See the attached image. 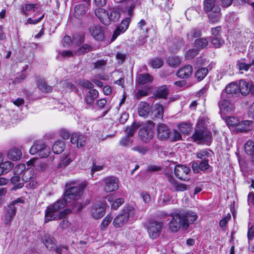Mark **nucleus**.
<instances>
[{
	"mask_svg": "<svg viewBox=\"0 0 254 254\" xmlns=\"http://www.w3.org/2000/svg\"><path fill=\"white\" fill-rule=\"evenodd\" d=\"M171 220L168 228L172 232H178L180 229L186 230L197 218L196 214L186 208L176 210L170 214Z\"/></svg>",
	"mask_w": 254,
	"mask_h": 254,
	"instance_id": "f257e3e1",
	"label": "nucleus"
},
{
	"mask_svg": "<svg viewBox=\"0 0 254 254\" xmlns=\"http://www.w3.org/2000/svg\"><path fill=\"white\" fill-rule=\"evenodd\" d=\"M66 205H68V203L64 197L47 207L45 212V222H47L52 220L60 219L69 214L71 212L70 209H66L61 211L58 214H55V212L64 208Z\"/></svg>",
	"mask_w": 254,
	"mask_h": 254,
	"instance_id": "f03ea898",
	"label": "nucleus"
},
{
	"mask_svg": "<svg viewBox=\"0 0 254 254\" xmlns=\"http://www.w3.org/2000/svg\"><path fill=\"white\" fill-rule=\"evenodd\" d=\"M86 186V184L83 183L77 186H72L67 189L64 194V197L68 203V206H72L73 208L77 207V212L80 211L83 208L81 203L77 200L80 197Z\"/></svg>",
	"mask_w": 254,
	"mask_h": 254,
	"instance_id": "7ed1b4c3",
	"label": "nucleus"
},
{
	"mask_svg": "<svg viewBox=\"0 0 254 254\" xmlns=\"http://www.w3.org/2000/svg\"><path fill=\"white\" fill-rule=\"evenodd\" d=\"M191 138L197 144H210L212 140L211 132L206 127L203 120L200 119L197 121L196 128Z\"/></svg>",
	"mask_w": 254,
	"mask_h": 254,
	"instance_id": "20e7f679",
	"label": "nucleus"
},
{
	"mask_svg": "<svg viewBox=\"0 0 254 254\" xmlns=\"http://www.w3.org/2000/svg\"><path fill=\"white\" fill-rule=\"evenodd\" d=\"M154 123L152 121L147 122L143 127H141L138 132L139 138L145 143L150 141L153 137V128L154 127Z\"/></svg>",
	"mask_w": 254,
	"mask_h": 254,
	"instance_id": "39448f33",
	"label": "nucleus"
},
{
	"mask_svg": "<svg viewBox=\"0 0 254 254\" xmlns=\"http://www.w3.org/2000/svg\"><path fill=\"white\" fill-rule=\"evenodd\" d=\"M226 94H222L221 100L218 102V106L221 115L232 114L235 109L234 103L226 96Z\"/></svg>",
	"mask_w": 254,
	"mask_h": 254,
	"instance_id": "423d86ee",
	"label": "nucleus"
},
{
	"mask_svg": "<svg viewBox=\"0 0 254 254\" xmlns=\"http://www.w3.org/2000/svg\"><path fill=\"white\" fill-rule=\"evenodd\" d=\"M30 153L34 155L38 153L41 158H46L48 157L51 152V149L49 146L43 143H35L29 150Z\"/></svg>",
	"mask_w": 254,
	"mask_h": 254,
	"instance_id": "0eeeda50",
	"label": "nucleus"
},
{
	"mask_svg": "<svg viewBox=\"0 0 254 254\" xmlns=\"http://www.w3.org/2000/svg\"><path fill=\"white\" fill-rule=\"evenodd\" d=\"M190 167L183 165H177L174 168L176 176L180 180L187 181L190 179Z\"/></svg>",
	"mask_w": 254,
	"mask_h": 254,
	"instance_id": "6e6552de",
	"label": "nucleus"
},
{
	"mask_svg": "<svg viewBox=\"0 0 254 254\" xmlns=\"http://www.w3.org/2000/svg\"><path fill=\"white\" fill-rule=\"evenodd\" d=\"M104 185L103 190L106 192L116 191L119 188V180L113 176L108 177L103 179Z\"/></svg>",
	"mask_w": 254,
	"mask_h": 254,
	"instance_id": "1a4fd4ad",
	"label": "nucleus"
},
{
	"mask_svg": "<svg viewBox=\"0 0 254 254\" xmlns=\"http://www.w3.org/2000/svg\"><path fill=\"white\" fill-rule=\"evenodd\" d=\"M163 224L161 222L156 221L149 223L147 230L149 237L152 239L158 238L161 232Z\"/></svg>",
	"mask_w": 254,
	"mask_h": 254,
	"instance_id": "9d476101",
	"label": "nucleus"
},
{
	"mask_svg": "<svg viewBox=\"0 0 254 254\" xmlns=\"http://www.w3.org/2000/svg\"><path fill=\"white\" fill-rule=\"evenodd\" d=\"M130 212L129 210L127 209L117 215L113 220V225L116 228L122 227L125 225L129 220Z\"/></svg>",
	"mask_w": 254,
	"mask_h": 254,
	"instance_id": "9b49d317",
	"label": "nucleus"
},
{
	"mask_svg": "<svg viewBox=\"0 0 254 254\" xmlns=\"http://www.w3.org/2000/svg\"><path fill=\"white\" fill-rule=\"evenodd\" d=\"M91 36L96 40L102 41L104 40L105 36L103 28L98 24H93L88 28Z\"/></svg>",
	"mask_w": 254,
	"mask_h": 254,
	"instance_id": "f8f14e48",
	"label": "nucleus"
},
{
	"mask_svg": "<svg viewBox=\"0 0 254 254\" xmlns=\"http://www.w3.org/2000/svg\"><path fill=\"white\" fill-rule=\"evenodd\" d=\"M239 92L243 96L247 95L249 93L254 95V86L251 83L247 82L245 80L241 79L238 84Z\"/></svg>",
	"mask_w": 254,
	"mask_h": 254,
	"instance_id": "ddd939ff",
	"label": "nucleus"
},
{
	"mask_svg": "<svg viewBox=\"0 0 254 254\" xmlns=\"http://www.w3.org/2000/svg\"><path fill=\"white\" fill-rule=\"evenodd\" d=\"M16 213V208L9 204L4 208L2 220L6 225H9Z\"/></svg>",
	"mask_w": 254,
	"mask_h": 254,
	"instance_id": "4468645a",
	"label": "nucleus"
},
{
	"mask_svg": "<svg viewBox=\"0 0 254 254\" xmlns=\"http://www.w3.org/2000/svg\"><path fill=\"white\" fill-rule=\"evenodd\" d=\"M90 211L92 216L94 219H98L102 218L105 213L104 204L101 202L94 204L91 208Z\"/></svg>",
	"mask_w": 254,
	"mask_h": 254,
	"instance_id": "2eb2a0df",
	"label": "nucleus"
},
{
	"mask_svg": "<svg viewBox=\"0 0 254 254\" xmlns=\"http://www.w3.org/2000/svg\"><path fill=\"white\" fill-rule=\"evenodd\" d=\"M157 137L161 140H166L169 138L170 129L164 124H160L158 125L157 129Z\"/></svg>",
	"mask_w": 254,
	"mask_h": 254,
	"instance_id": "dca6fc26",
	"label": "nucleus"
},
{
	"mask_svg": "<svg viewBox=\"0 0 254 254\" xmlns=\"http://www.w3.org/2000/svg\"><path fill=\"white\" fill-rule=\"evenodd\" d=\"M86 140V136L83 134H79L77 133H72L70 137L71 143L76 144L78 148L84 146L85 145Z\"/></svg>",
	"mask_w": 254,
	"mask_h": 254,
	"instance_id": "f3484780",
	"label": "nucleus"
},
{
	"mask_svg": "<svg viewBox=\"0 0 254 254\" xmlns=\"http://www.w3.org/2000/svg\"><path fill=\"white\" fill-rule=\"evenodd\" d=\"M34 171L33 169L29 168L26 169L22 176V181L29 183V186L31 188H34L36 186L37 184L35 179L33 178Z\"/></svg>",
	"mask_w": 254,
	"mask_h": 254,
	"instance_id": "a211bd4d",
	"label": "nucleus"
},
{
	"mask_svg": "<svg viewBox=\"0 0 254 254\" xmlns=\"http://www.w3.org/2000/svg\"><path fill=\"white\" fill-rule=\"evenodd\" d=\"M95 14L103 24L105 25L110 24L109 15L105 9L97 8L95 10Z\"/></svg>",
	"mask_w": 254,
	"mask_h": 254,
	"instance_id": "6ab92c4d",
	"label": "nucleus"
},
{
	"mask_svg": "<svg viewBox=\"0 0 254 254\" xmlns=\"http://www.w3.org/2000/svg\"><path fill=\"white\" fill-rule=\"evenodd\" d=\"M203 9L205 12L221 10V8L217 3L216 0H204L203 1Z\"/></svg>",
	"mask_w": 254,
	"mask_h": 254,
	"instance_id": "aec40b11",
	"label": "nucleus"
},
{
	"mask_svg": "<svg viewBox=\"0 0 254 254\" xmlns=\"http://www.w3.org/2000/svg\"><path fill=\"white\" fill-rule=\"evenodd\" d=\"M129 23V19L127 18L123 20L121 25L118 26L113 33L111 41H114L122 32L125 31L128 28Z\"/></svg>",
	"mask_w": 254,
	"mask_h": 254,
	"instance_id": "412c9836",
	"label": "nucleus"
},
{
	"mask_svg": "<svg viewBox=\"0 0 254 254\" xmlns=\"http://www.w3.org/2000/svg\"><path fill=\"white\" fill-rule=\"evenodd\" d=\"M192 67L190 65H187L180 68L176 73V75L181 78H189L192 74Z\"/></svg>",
	"mask_w": 254,
	"mask_h": 254,
	"instance_id": "4be33fe9",
	"label": "nucleus"
},
{
	"mask_svg": "<svg viewBox=\"0 0 254 254\" xmlns=\"http://www.w3.org/2000/svg\"><path fill=\"white\" fill-rule=\"evenodd\" d=\"M239 92L238 84L236 82H232L228 84L225 88V92L222 94H226V96H233Z\"/></svg>",
	"mask_w": 254,
	"mask_h": 254,
	"instance_id": "5701e85b",
	"label": "nucleus"
},
{
	"mask_svg": "<svg viewBox=\"0 0 254 254\" xmlns=\"http://www.w3.org/2000/svg\"><path fill=\"white\" fill-rule=\"evenodd\" d=\"M150 111V107L146 102H141L138 105V113L139 116L146 118Z\"/></svg>",
	"mask_w": 254,
	"mask_h": 254,
	"instance_id": "b1692460",
	"label": "nucleus"
},
{
	"mask_svg": "<svg viewBox=\"0 0 254 254\" xmlns=\"http://www.w3.org/2000/svg\"><path fill=\"white\" fill-rule=\"evenodd\" d=\"M43 243L49 251L54 250L55 245V238L49 234H45L42 238Z\"/></svg>",
	"mask_w": 254,
	"mask_h": 254,
	"instance_id": "393cba45",
	"label": "nucleus"
},
{
	"mask_svg": "<svg viewBox=\"0 0 254 254\" xmlns=\"http://www.w3.org/2000/svg\"><path fill=\"white\" fill-rule=\"evenodd\" d=\"M252 123V121L249 120H246L241 122H239L237 127H236V129L237 132H248L251 130L250 127Z\"/></svg>",
	"mask_w": 254,
	"mask_h": 254,
	"instance_id": "a878e982",
	"label": "nucleus"
},
{
	"mask_svg": "<svg viewBox=\"0 0 254 254\" xmlns=\"http://www.w3.org/2000/svg\"><path fill=\"white\" fill-rule=\"evenodd\" d=\"M153 79V76L149 73H143L137 75L136 81L138 84L143 85L151 82Z\"/></svg>",
	"mask_w": 254,
	"mask_h": 254,
	"instance_id": "bb28decb",
	"label": "nucleus"
},
{
	"mask_svg": "<svg viewBox=\"0 0 254 254\" xmlns=\"http://www.w3.org/2000/svg\"><path fill=\"white\" fill-rule=\"evenodd\" d=\"M86 12V6L85 4H79L74 7V16L77 18H80Z\"/></svg>",
	"mask_w": 254,
	"mask_h": 254,
	"instance_id": "cd10ccee",
	"label": "nucleus"
},
{
	"mask_svg": "<svg viewBox=\"0 0 254 254\" xmlns=\"http://www.w3.org/2000/svg\"><path fill=\"white\" fill-rule=\"evenodd\" d=\"M98 97V92L95 89H91L86 94L85 102L88 105L92 104L95 99Z\"/></svg>",
	"mask_w": 254,
	"mask_h": 254,
	"instance_id": "c85d7f7f",
	"label": "nucleus"
},
{
	"mask_svg": "<svg viewBox=\"0 0 254 254\" xmlns=\"http://www.w3.org/2000/svg\"><path fill=\"white\" fill-rule=\"evenodd\" d=\"M209 39L208 38H201L195 40L194 47L198 49H202L206 48L209 43Z\"/></svg>",
	"mask_w": 254,
	"mask_h": 254,
	"instance_id": "c756f323",
	"label": "nucleus"
},
{
	"mask_svg": "<svg viewBox=\"0 0 254 254\" xmlns=\"http://www.w3.org/2000/svg\"><path fill=\"white\" fill-rule=\"evenodd\" d=\"M152 114L155 118L162 119L164 114V108L163 106L160 104H155Z\"/></svg>",
	"mask_w": 254,
	"mask_h": 254,
	"instance_id": "7c9ffc66",
	"label": "nucleus"
},
{
	"mask_svg": "<svg viewBox=\"0 0 254 254\" xmlns=\"http://www.w3.org/2000/svg\"><path fill=\"white\" fill-rule=\"evenodd\" d=\"M37 84L38 88L43 92H50L52 90V87L48 86L44 79H38L37 80Z\"/></svg>",
	"mask_w": 254,
	"mask_h": 254,
	"instance_id": "2f4dec72",
	"label": "nucleus"
},
{
	"mask_svg": "<svg viewBox=\"0 0 254 254\" xmlns=\"http://www.w3.org/2000/svg\"><path fill=\"white\" fill-rule=\"evenodd\" d=\"M178 127L182 133L185 134H190L192 130L191 125L189 123H181L178 125Z\"/></svg>",
	"mask_w": 254,
	"mask_h": 254,
	"instance_id": "473e14b6",
	"label": "nucleus"
},
{
	"mask_svg": "<svg viewBox=\"0 0 254 254\" xmlns=\"http://www.w3.org/2000/svg\"><path fill=\"white\" fill-rule=\"evenodd\" d=\"M21 177L19 175H15L12 176L10 179V182L12 184H15L13 187L12 188V190H16L19 189H21L23 187L24 184L23 183L20 182Z\"/></svg>",
	"mask_w": 254,
	"mask_h": 254,
	"instance_id": "72a5a7b5",
	"label": "nucleus"
},
{
	"mask_svg": "<svg viewBox=\"0 0 254 254\" xmlns=\"http://www.w3.org/2000/svg\"><path fill=\"white\" fill-rule=\"evenodd\" d=\"M196 156L201 161L209 160L208 158L211 157L210 151L207 149L199 150L196 153Z\"/></svg>",
	"mask_w": 254,
	"mask_h": 254,
	"instance_id": "f704fd0d",
	"label": "nucleus"
},
{
	"mask_svg": "<svg viewBox=\"0 0 254 254\" xmlns=\"http://www.w3.org/2000/svg\"><path fill=\"white\" fill-rule=\"evenodd\" d=\"M139 126L140 125L138 123H133L130 127H127L125 129L126 132V135L131 138L134 135L135 131Z\"/></svg>",
	"mask_w": 254,
	"mask_h": 254,
	"instance_id": "c9c22d12",
	"label": "nucleus"
},
{
	"mask_svg": "<svg viewBox=\"0 0 254 254\" xmlns=\"http://www.w3.org/2000/svg\"><path fill=\"white\" fill-rule=\"evenodd\" d=\"M65 148L64 142L62 140L56 141L53 146V151L55 154H60Z\"/></svg>",
	"mask_w": 254,
	"mask_h": 254,
	"instance_id": "e433bc0d",
	"label": "nucleus"
},
{
	"mask_svg": "<svg viewBox=\"0 0 254 254\" xmlns=\"http://www.w3.org/2000/svg\"><path fill=\"white\" fill-rule=\"evenodd\" d=\"M169 92L168 88L166 85L160 87L156 91V96L159 98L165 99Z\"/></svg>",
	"mask_w": 254,
	"mask_h": 254,
	"instance_id": "4c0bfd02",
	"label": "nucleus"
},
{
	"mask_svg": "<svg viewBox=\"0 0 254 254\" xmlns=\"http://www.w3.org/2000/svg\"><path fill=\"white\" fill-rule=\"evenodd\" d=\"M220 11H210L208 14V18L210 23H214L219 21L220 19Z\"/></svg>",
	"mask_w": 254,
	"mask_h": 254,
	"instance_id": "58836bf2",
	"label": "nucleus"
},
{
	"mask_svg": "<svg viewBox=\"0 0 254 254\" xmlns=\"http://www.w3.org/2000/svg\"><path fill=\"white\" fill-rule=\"evenodd\" d=\"M22 156L21 151L17 148H14L9 151L8 156L13 161L19 160Z\"/></svg>",
	"mask_w": 254,
	"mask_h": 254,
	"instance_id": "ea45409f",
	"label": "nucleus"
},
{
	"mask_svg": "<svg viewBox=\"0 0 254 254\" xmlns=\"http://www.w3.org/2000/svg\"><path fill=\"white\" fill-rule=\"evenodd\" d=\"M208 70L205 67L198 69L195 73V76L198 81H201L207 74Z\"/></svg>",
	"mask_w": 254,
	"mask_h": 254,
	"instance_id": "a19ab883",
	"label": "nucleus"
},
{
	"mask_svg": "<svg viewBox=\"0 0 254 254\" xmlns=\"http://www.w3.org/2000/svg\"><path fill=\"white\" fill-rule=\"evenodd\" d=\"M94 50V47L87 44L82 45L76 51V53L78 55H81Z\"/></svg>",
	"mask_w": 254,
	"mask_h": 254,
	"instance_id": "79ce46f5",
	"label": "nucleus"
},
{
	"mask_svg": "<svg viewBox=\"0 0 254 254\" xmlns=\"http://www.w3.org/2000/svg\"><path fill=\"white\" fill-rule=\"evenodd\" d=\"M211 43L215 48H218L224 44V41L221 37H212Z\"/></svg>",
	"mask_w": 254,
	"mask_h": 254,
	"instance_id": "37998d69",
	"label": "nucleus"
},
{
	"mask_svg": "<svg viewBox=\"0 0 254 254\" xmlns=\"http://www.w3.org/2000/svg\"><path fill=\"white\" fill-rule=\"evenodd\" d=\"M245 150L248 155L253 154L254 153V142L252 140L248 141L245 144Z\"/></svg>",
	"mask_w": 254,
	"mask_h": 254,
	"instance_id": "c03bdc74",
	"label": "nucleus"
},
{
	"mask_svg": "<svg viewBox=\"0 0 254 254\" xmlns=\"http://www.w3.org/2000/svg\"><path fill=\"white\" fill-rule=\"evenodd\" d=\"M119 144L124 147H128L132 145V139L131 137L125 135L121 139Z\"/></svg>",
	"mask_w": 254,
	"mask_h": 254,
	"instance_id": "a18cd8bd",
	"label": "nucleus"
},
{
	"mask_svg": "<svg viewBox=\"0 0 254 254\" xmlns=\"http://www.w3.org/2000/svg\"><path fill=\"white\" fill-rule=\"evenodd\" d=\"M36 5L37 4L26 3L22 7L21 12L27 15L28 11H35Z\"/></svg>",
	"mask_w": 254,
	"mask_h": 254,
	"instance_id": "49530a36",
	"label": "nucleus"
},
{
	"mask_svg": "<svg viewBox=\"0 0 254 254\" xmlns=\"http://www.w3.org/2000/svg\"><path fill=\"white\" fill-rule=\"evenodd\" d=\"M244 60H239L237 62L236 65L237 66L239 69L241 71L244 70L245 71H248L251 67V64H246L243 62Z\"/></svg>",
	"mask_w": 254,
	"mask_h": 254,
	"instance_id": "de8ad7c7",
	"label": "nucleus"
},
{
	"mask_svg": "<svg viewBox=\"0 0 254 254\" xmlns=\"http://www.w3.org/2000/svg\"><path fill=\"white\" fill-rule=\"evenodd\" d=\"M131 150L133 151L138 152L139 153L144 155L149 150V148L147 146L137 145L133 147Z\"/></svg>",
	"mask_w": 254,
	"mask_h": 254,
	"instance_id": "09e8293b",
	"label": "nucleus"
},
{
	"mask_svg": "<svg viewBox=\"0 0 254 254\" xmlns=\"http://www.w3.org/2000/svg\"><path fill=\"white\" fill-rule=\"evenodd\" d=\"M150 64L153 68H160L163 64V61L158 58H155L150 61Z\"/></svg>",
	"mask_w": 254,
	"mask_h": 254,
	"instance_id": "8fccbe9b",
	"label": "nucleus"
},
{
	"mask_svg": "<svg viewBox=\"0 0 254 254\" xmlns=\"http://www.w3.org/2000/svg\"><path fill=\"white\" fill-rule=\"evenodd\" d=\"M107 60H100L93 63L94 68L103 69L107 64Z\"/></svg>",
	"mask_w": 254,
	"mask_h": 254,
	"instance_id": "3c124183",
	"label": "nucleus"
},
{
	"mask_svg": "<svg viewBox=\"0 0 254 254\" xmlns=\"http://www.w3.org/2000/svg\"><path fill=\"white\" fill-rule=\"evenodd\" d=\"M168 63L170 66L176 67L180 64L181 60L177 57H170L168 59Z\"/></svg>",
	"mask_w": 254,
	"mask_h": 254,
	"instance_id": "603ef678",
	"label": "nucleus"
},
{
	"mask_svg": "<svg viewBox=\"0 0 254 254\" xmlns=\"http://www.w3.org/2000/svg\"><path fill=\"white\" fill-rule=\"evenodd\" d=\"M26 166L24 164H20L17 165L13 170V173L15 175H20L24 173V172L26 170Z\"/></svg>",
	"mask_w": 254,
	"mask_h": 254,
	"instance_id": "864d4df0",
	"label": "nucleus"
},
{
	"mask_svg": "<svg viewBox=\"0 0 254 254\" xmlns=\"http://www.w3.org/2000/svg\"><path fill=\"white\" fill-rule=\"evenodd\" d=\"M5 174L9 172L13 167L14 164L10 161L2 162L0 165Z\"/></svg>",
	"mask_w": 254,
	"mask_h": 254,
	"instance_id": "5fc2aeb1",
	"label": "nucleus"
},
{
	"mask_svg": "<svg viewBox=\"0 0 254 254\" xmlns=\"http://www.w3.org/2000/svg\"><path fill=\"white\" fill-rule=\"evenodd\" d=\"M201 32L200 29H193L190 33L188 34V38H197L201 36Z\"/></svg>",
	"mask_w": 254,
	"mask_h": 254,
	"instance_id": "6e6d98bb",
	"label": "nucleus"
},
{
	"mask_svg": "<svg viewBox=\"0 0 254 254\" xmlns=\"http://www.w3.org/2000/svg\"><path fill=\"white\" fill-rule=\"evenodd\" d=\"M112 220V217L109 214H108L103 220L101 223V229L104 230L106 229L107 226L110 223Z\"/></svg>",
	"mask_w": 254,
	"mask_h": 254,
	"instance_id": "4d7b16f0",
	"label": "nucleus"
},
{
	"mask_svg": "<svg viewBox=\"0 0 254 254\" xmlns=\"http://www.w3.org/2000/svg\"><path fill=\"white\" fill-rule=\"evenodd\" d=\"M120 17V12L118 10L112 11L109 15L110 22L111 21H117Z\"/></svg>",
	"mask_w": 254,
	"mask_h": 254,
	"instance_id": "13d9d810",
	"label": "nucleus"
},
{
	"mask_svg": "<svg viewBox=\"0 0 254 254\" xmlns=\"http://www.w3.org/2000/svg\"><path fill=\"white\" fill-rule=\"evenodd\" d=\"M239 123V120L237 118H235V117H229L227 119V123L228 125L229 126H231V127L236 126V127H237Z\"/></svg>",
	"mask_w": 254,
	"mask_h": 254,
	"instance_id": "bf43d9fd",
	"label": "nucleus"
},
{
	"mask_svg": "<svg viewBox=\"0 0 254 254\" xmlns=\"http://www.w3.org/2000/svg\"><path fill=\"white\" fill-rule=\"evenodd\" d=\"M209 160L201 161L199 164L198 168L201 171H205L208 170L210 166L209 164Z\"/></svg>",
	"mask_w": 254,
	"mask_h": 254,
	"instance_id": "052dcab7",
	"label": "nucleus"
},
{
	"mask_svg": "<svg viewBox=\"0 0 254 254\" xmlns=\"http://www.w3.org/2000/svg\"><path fill=\"white\" fill-rule=\"evenodd\" d=\"M124 199L122 198H119L114 200L111 205L112 209L115 210L117 209L119 206L124 203Z\"/></svg>",
	"mask_w": 254,
	"mask_h": 254,
	"instance_id": "680f3d73",
	"label": "nucleus"
},
{
	"mask_svg": "<svg viewBox=\"0 0 254 254\" xmlns=\"http://www.w3.org/2000/svg\"><path fill=\"white\" fill-rule=\"evenodd\" d=\"M181 137H182V135H181V133L179 131H176V130H175L173 132L172 134H171V135H170V137H169V138H170V140L172 141H176L179 140H180V139H181Z\"/></svg>",
	"mask_w": 254,
	"mask_h": 254,
	"instance_id": "e2e57ef3",
	"label": "nucleus"
},
{
	"mask_svg": "<svg viewBox=\"0 0 254 254\" xmlns=\"http://www.w3.org/2000/svg\"><path fill=\"white\" fill-rule=\"evenodd\" d=\"M127 55L122 53L118 52L116 54V58L119 64H123L126 59Z\"/></svg>",
	"mask_w": 254,
	"mask_h": 254,
	"instance_id": "0e129e2a",
	"label": "nucleus"
},
{
	"mask_svg": "<svg viewBox=\"0 0 254 254\" xmlns=\"http://www.w3.org/2000/svg\"><path fill=\"white\" fill-rule=\"evenodd\" d=\"M140 196L145 203H149L151 201V197L147 192L143 191L140 194Z\"/></svg>",
	"mask_w": 254,
	"mask_h": 254,
	"instance_id": "69168bd1",
	"label": "nucleus"
},
{
	"mask_svg": "<svg viewBox=\"0 0 254 254\" xmlns=\"http://www.w3.org/2000/svg\"><path fill=\"white\" fill-rule=\"evenodd\" d=\"M174 187L176 191H183L187 190V186L185 184L181 183H176Z\"/></svg>",
	"mask_w": 254,
	"mask_h": 254,
	"instance_id": "338daca9",
	"label": "nucleus"
},
{
	"mask_svg": "<svg viewBox=\"0 0 254 254\" xmlns=\"http://www.w3.org/2000/svg\"><path fill=\"white\" fill-rule=\"evenodd\" d=\"M197 54V51L195 49H191L188 51L186 53V57L189 59L193 58Z\"/></svg>",
	"mask_w": 254,
	"mask_h": 254,
	"instance_id": "774afa93",
	"label": "nucleus"
}]
</instances>
